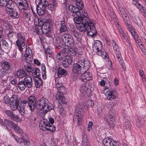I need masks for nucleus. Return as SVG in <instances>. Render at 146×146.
Returning a JSON list of instances; mask_svg holds the SVG:
<instances>
[{
  "mask_svg": "<svg viewBox=\"0 0 146 146\" xmlns=\"http://www.w3.org/2000/svg\"><path fill=\"white\" fill-rule=\"evenodd\" d=\"M74 22L76 23V28L80 31L83 32L88 30L89 24H90V19L87 17L83 15L74 18Z\"/></svg>",
  "mask_w": 146,
  "mask_h": 146,
  "instance_id": "nucleus-1",
  "label": "nucleus"
},
{
  "mask_svg": "<svg viewBox=\"0 0 146 146\" xmlns=\"http://www.w3.org/2000/svg\"><path fill=\"white\" fill-rule=\"evenodd\" d=\"M52 105L50 103L47 99L42 98L38 100L36 103V108L37 109L42 111V116H44L47 112L52 110Z\"/></svg>",
  "mask_w": 146,
  "mask_h": 146,
  "instance_id": "nucleus-2",
  "label": "nucleus"
},
{
  "mask_svg": "<svg viewBox=\"0 0 146 146\" xmlns=\"http://www.w3.org/2000/svg\"><path fill=\"white\" fill-rule=\"evenodd\" d=\"M89 63L84 60H80L77 63L74 64L72 71L75 73L81 74L87 71L89 68Z\"/></svg>",
  "mask_w": 146,
  "mask_h": 146,
  "instance_id": "nucleus-3",
  "label": "nucleus"
},
{
  "mask_svg": "<svg viewBox=\"0 0 146 146\" xmlns=\"http://www.w3.org/2000/svg\"><path fill=\"white\" fill-rule=\"evenodd\" d=\"M111 41L112 45L113 47L114 50L115 51L114 57L115 58L117 59L118 61L124 70V71H125V70H126L125 68V66L121 57V52L119 51V49L118 46L113 40H112Z\"/></svg>",
  "mask_w": 146,
  "mask_h": 146,
  "instance_id": "nucleus-4",
  "label": "nucleus"
},
{
  "mask_svg": "<svg viewBox=\"0 0 146 146\" xmlns=\"http://www.w3.org/2000/svg\"><path fill=\"white\" fill-rule=\"evenodd\" d=\"M94 89L91 86L89 85V83H86L83 86H82L80 88V91L81 93L84 95H86L88 96L92 95L91 92Z\"/></svg>",
  "mask_w": 146,
  "mask_h": 146,
  "instance_id": "nucleus-5",
  "label": "nucleus"
},
{
  "mask_svg": "<svg viewBox=\"0 0 146 146\" xmlns=\"http://www.w3.org/2000/svg\"><path fill=\"white\" fill-rule=\"evenodd\" d=\"M62 39L66 46H72L73 44L74 40L72 37L69 34H63L62 36Z\"/></svg>",
  "mask_w": 146,
  "mask_h": 146,
  "instance_id": "nucleus-6",
  "label": "nucleus"
},
{
  "mask_svg": "<svg viewBox=\"0 0 146 146\" xmlns=\"http://www.w3.org/2000/svg\"><path fill=\"white\" fill-rule=\"evenodd\" d=\"M17 35L18 40L16 42V43L19 47V50L20 51H22L23 49L22 46L24 47L25 45V38L19 33H17Z\"/></svg>",
  "mask_w": 146,
  "mask_h": 146,
  "instance_id": "nucleus-7",
  "label": "nucleus"
},
{
  "mask_svg": "<svg viewBox=\"0 0 146 146\" xmlns=\"http://www.w3.org/2000/svg\"><path fill=\"white\" fill-rule=\"evenodd\" d=\"M4 123L5 125H9L16 132H17L20 133H22L23 131L21 129L17 124L14 123L13 121L5 119L4 121Z\"/></svg>",
  "mask_w": 146,
  "mask_h": 146,
  "instance_id": "nucleus-8",
  "label": "nucleus"
},
{
  "mask_svg": "<svg viewBox=\"0 0 146 146\" xmlns=\"http://www.w3.org/2000/svg\"><path fill=\"white\" fill-rule=\"evenodd\" d=\"M36 98L35 96H31L28 98V103L31 111H34L36 108Z\"/></svg>",
  "mask_w": 146,
  "mask_h": 146,
  "instance_id": "nucleus-9",
  "label": "nucleus"
},
{
  "mask_svg": "<svg viewBox=\"0 0 146 146\" xmlns=\"http://www.w3.org/2000/svg\"><path fill=\"white\" fill-rule=\"evenodd\" d=\"M88 25L89 26L88 28V30H87L86 31L87 32V35L91 36H94L96 35L97 34V32L95 30V29L93 23L92 22H91Z\"/></svg>",
  "mask_w": 146,
  "mask_h": 146,
  "instance_id": "nucleus-10",
  "label": "nucleus"
},
{
  "mask_svg": "<svg viewBox=\"0 0 146 146\" xmlns=\"http://www.w3.org/2000/svg\"><path fill=\"white\" fill-rule=\"evenodd\" d=\"M72 58L70 55H67L62 62V66L65 68L68 67L69 64H72Z\"/></svg>",
  "mask_w": 146,
  "mask_h": 146,
  "instance_id": "nucleus-11",
  "label": "nucleus"
},
{
  "mask_svg": "<svg viewBox=\"0 0 146 146\" xmlns=\"http://www.w3.org/2000/svg\"><path fill=\"white\" fill-rule=\"evenodd\" d=\"M82 73L80 78V79L82 81L86 82L87 81L92 79V75L91 73L86 71Z\"/></svg>",
  "mask_w": 146,
  "mask_h": 146,
  "instance_id": "nucleus-12",
  "label": "nucleus"
},
{
  "mask_svg": "<svg viewBox=\"0 0 146 146\" xmlns=\"http://www.w3.org/2000/svg\"><path fill=\"white\" fill-rule=\"evenodd\" d=\"M130 14L132 15V18L133 21L140 27H142L143 23L139 17L135 15L134 12H133L132 11H131V13Z\"/></svg>",
  "mask_w": 146,
  "mask_h": 146,
  "instance_id": "nucleus-13",
  "label": "nucleus"
},
{
  "mask_svg": "<svg viewBox=\"0 0 146 146\" xmlns=\"http://www.w3.org/2000/svg\"><path fill=\"white\" fill-rule=\"evenodd\" d=\"M42 22L40 19L38 20V25L35 26L34 29L35 32L39 35H41L43 33L42 26Z\"/></svg>",
  "mask_w": 146,
  "mask_h": 146,
  "instance_id": "nucleus-14",
  "label": "nucleus"
},
{
  "mask_svg": "<svg viewBox=\"0 0 146 146\" xmlns=\"http://www.w3.org/2000/svg\"><path fill=\"white\" fill-rule=\"evenodd\" d=\"M40 20L42 22L43 24L42 26L43 33L45 34L47 33L50 30V24L48 23L45 22L43 19H40Z\"/></svg>",
  "mask_w": 146,
  "mask_h": 146,
  "instance_id": "nucleus-15",
  "label": "nucleus"
},
{
  "mask_svg": "<svg viewBox=\"0 0 146 146\" xmlns=\"http://www.w3.org/2000/svg\"><path fill=\"white\" fill-rule=\"evenodd\" d=\"M69 45L66 46L65 48H64L66 53L67 54H69V55L75 56L76 53V49L72 48Z\"/></svg>",
  "mask_w": 146,
  "mask_h": 146,
  "instance_id": "nucleus-16",
  "label": "nucleus"
},
{
  "mask_svg": "<svg viewBox=\"0 0 146 146\" xmlns=\"http://www.w3.org/2000/svg\"><path fill=\"white\" fill-rule=\"evenodd\" d=\"M5 11L9 16L13 19L18 18L19 17L17 12L16 11L14 10L13 9H8Z\"/></svg>",
  "mask_w": 146,
  "mask_h": 146,
  "instance_id": "nucleus-17",
  "label": "nucleus"
},
{
  "mask_svg": "<svg viewBox=\"0 0 146 146\" xmlns=\"http://www.w3.org/2000/svg\"><path fill=\"white\" fill-rule=\"evenodd\" d=\"M114 93H115V90L114 89L108 90L105 94L107 96L108 100H112L114 99L115 98L114 94Z\"/></svg>",
  "mask_w": 146,
  "mask_h": 146,
  "instance_id": "nucleus-18",
  "label": "nucleus"
},
{
  "mask_svg": "<svg viewBox=\"0 0 146 146\" xmlns=\"http://www.w3.org/2000/svg\"><path fill=\"white\" fill-rule=\"evenodd\" d=\"M46 6H43L42 5H38L36 7V11L38 14L39 15H43L46 12Z\"/></svg>",
  "mask_w": 146,
  "mask_h": 146,
  "instance_id": "nucleus-19",
  "label": "nucleus"
},
{
  "mask_svg": "<svg viewBox=\"0 0 146 146\" xmlns=\"http://www.w3.org/2000/svg\"><path fill=\"white\" fill-rule=\"evenodd\" d=\"M102 47V43L100 41H98L95 43L93 46V48L94 51L96 52L101 50Z\"/></svg>",
  "mask_w": 146,
  "mask_h": 146,
  "instance_id": "nucleus-20",
  "label": "nucleus"
},
{
  "mask_svg": "<svg viewBox=\"0 0 146 146\" xmlns=\"http://www.w3.org/2000/svg\"><path fill=\"white\" fill-rule=\"evenodd\" d=\"M66 54L64 48H63L59 53L57 54L56 58L58 60H62L67 56Z\"/></svg>",
  "mask_w": 146,
  "mask_h": 146,
  "instance_id": "nucleus-21",
  "label": "nucleus"
},
{
  "mask_svg": "<svg viewBox=\"0 0 146 146\" xmlns=\"http://www.w3.org/2000/svg\"><path fill=\"white\" fill-rule=\"evenodd\" d=\"M119 10L125 24L126 25H128V23L129 22V18L127 16L126 12L123 8L121 7L119 8Z\"/></svg>",
  "mask_w": 146,
  "mask_h": 146,
  "instance_id": "nucleus-22",
  "label": "nucleus"
},
{
  "mask_svg": "<svg viewBox=\"0 0 146 146\" xmlns=\"http://www.w3.org/2000/svg\"><path fill=\"white\" fill-rule=\"evenodd\" d=\"M23 81L24 82L27 87L29 88L31 87L33 80L31 76H27L24 79Z\"/></svg>",
  "mask_w": 146,
  "mask_h": 146,
  "instance_id": "nucleus-23",
  "label": "nucleus"
},
{
  "mask_svg": "<svg viewBox=\"0 0 146 146\" xmlns=\"http://www.w3.org/2000/svg\"><path fill=\"white\" fill-rule=\"evenodd\" d=\"M135 5L142 13L143 15L146 17V9L143 6L141 5L139 3L136 2V3H133Z\"/></svg>",
  "mask_w": 146,
  "mask_h": 146,
  "instance_id": "nucleus-24",
  "label": "nucleus"
},
{
  "mask_svg": "<svg viewBox=\"0 0 146 146\" xmlns=\"http://www.w3.org/2000/svg\"><path fill=\"white\" fill-rule=\"evenodd\" d=\"M69 9L70 11L75 13L76 15L79 16L80 15V13L78 8L72 5H70L69 6Z\"/></svg>",
  "mask_w": 146,
  "mask_h": 146,
  "instance_id": "nucleus-25",
  "label": "nucleus"
},
{
  "mask_svg": "<svg viewBox=\"0 0 146 146\" xmlns=\"http://www.w3.org/2000/svg\"><path fill=\"white\" fill-rule=\"evenodd\" d=\"M114 119L115 118L107 117L106 121L110 127L112 128L114 126L115 123Z\"/></svg>",
  "mask_w": 146,
  "mask_h": 146,
  "instance_id": "nucleus-26",
  "label": "nucleus"
},
{
  "mask_svg": "<svg viewBox=\"0 0 146 146\" xmlns=\"http://www.w3.org/2000/svg\"><path fill=\"white\" fill-rule=\"evenodd\" d=\"M98 55L102 56L103 58L104 57L105 58H106L108 60V61L109 62V60L108 59L109 56L108 54L104 51L103 49H101L100 51H98V52H96Z\"/></svg>",
  "mask_w": 146,
  "mask_h": 146,
  "instance_id": "nucleus-27",
  "label": "nucleus"
},
{
  "mask_svg": "<svg viewBox=\"0 0 146 146\" xmlns=\"http://www.w3.org/2000/svg\"><path fill=\"white\" fill-rule=\"evenodd\" d=\"M8 74L7 71L4 69L0 70V76L3 81L6 80L7 79V75Z\"/></svg>",
  "mask_w": 146,
  "mask_h": 146,
  "instance_id": "nucleus-28",
  "label": "nucleus"
},
{
  "mask_svg": "<svg viewBox=\"0 0 146 146\" xmlns=\"http://www.w3.org/2000/svg\"><path fill=\"white\" fill-rule=\"evenodd\" d=\"M67 73L66 70L60 68H59L58 70L57 75L59 78L61 77L62 75H66Z\"/></svg>",
  "mask_w": 146,
  "mask_h": 146,
  "instance_id": "nucleus-29",
  "label": "nucleus"
},
{
  "mask_svg": "<svg viewBox=\"0 0 146 146\" xmlns=\"http://www.w3.org/2000/svg\"><path fill=\"white\" fill-rule=\"evenodd\" d=\"M14 3L13 2L12 0H9L8 1L7 0L6 2V5H4V6L5 7V11H6V10L8 9H13V8L14 7Z\"/></svg>",
  "mask_w": 146,
  "mask_h": 146,
  "instance_id": "nucleus-30",
  "label": "nucleus"
},
{
  "mask_svg": "<svg viewBox=\"0 0 146 146\" xmlns=\"http://www.w3.org/2000/svg\"><path fill=\"white\" fill-rule=\"evenodd\" d=\"M15 139L17 142H19V143H24L25 145H28V143H29V142L27 140L25 139L22 137L21 138H19L18 137H15Z\"/></svg>",
  "mask_w": 146,
  "mask_h": 146,
  "instance_id": "nucleus-31",
  "label": "nucleus"
},
{
  "mask_svg": "<svg viewBox=\"0 0 146 146\" xmlns=\"http://www.w3.org/2000/svg\"><path fill=\"white\" fill-rule=\"evenodd\" d=\"M44 125L46 126V127L45 128L47 130L53 132L55 130V126H54L53 124L52 125L50 124L48 122V123H44Z\"/></svg>",
  "mask_w": 146,
  "mask_h": 146,
  "instance_id": "nucleus-32",
  "label": "nucleus"
},
{
  "mask_svg": "<svg viewBox=\"0 0 146 146\" xmlns=\"http://www.w3.org/2000/svg\"><path fill=\"white\" fill-rule=\"evenodd\" d=\"M17 74L19 78H22L25 77L27 75V73L25 70L20 69L17 71Z\"/></svg>",
  "mask_w": 146,
  "mask_h": 146,
  "instance_id": "nucleus-33",
  "label": "nucleus"
},
{
  "mask_svg": "<svg viewBox=\"0 0 146 146\" xmlns=\"http://www.w3.org/2000/svg\"><path fill=\"white\" fill-rule=\"evenodd\" d=\"M2 45L3 49L5 51H8L10 49L11 46L5 40L3 41Z\"/></svg>",
  "mask_w": 146,
  "mask_h": 146,
  "instance_id": "nucleus-34",
  "label": "nucleus"
},
{
  "mask_svg": "<svg viewBox=\"0 0 146 146\" xmlns=\"http://www.w3.org/2000/svg\"><path fill=\"white\" fill-rule=\"evenodd\" d=\"M35 82V86L36 88H39L42 85V81L41 79L37 78L34 79Z\"/></svg>",
  "mask_w": 146,
  "mask_h": 146,
  "instance_id": "nucleus-35",
  "label": "nucleus"
},
{
  "mask_svg": "<svg viewBox=\"0 0 146 146\" xmlns=\"http://www.w3.org/2000/svg\"><path fill=\"white\" fill-rule=\"evenodd\" d=\"M18 87L19 89L21 91L24 90L26 87H27V85L25 84L23 80L19 82L18 84Z\"/></svg>",
  "mask_w": 146,
  "mask_h": 146,
  "instance_id": "nucleus-36",
  "label": "nucleus"
},
{
  "mask_svg": "<svg viewBox=\"0 0 146 146\" xmlns=\"http://www.w3.org/2000/svg\"><path fill=\"white\" fill-rule=\"evenodd\" d=\"M55 96L56 98L57 101H59L60 102H61L62 104L65 103V98L62 94L56 95V94Z\"/></svg>",
  "mask_w": 146,
  "mask_h": 146,
  "instance_id": "nucleus-37",
  "label": "nucleus"
},
{
  "mask_svg": "<svg viewBox=\"0 0 146 146\" xmlns=\"http://www.w3.org/2000/svg\"><path fill=\"white\" fill-rule=\"evenodd\" d=\"M23 17L27 22L29 21L31 19V15L28 12H27L26 11H23Z\"/></svg>",
  "mask_w": 146,
  "mask_h": 146,
  "instance_id": "nucleus-38",
  "label": "nucleus"
},
{
  "mask_svg": "<svg viewBox=\"0 0 146 146\" xmlns=\"http://www.w3.org/2000/svg\"><path fill=\"white\" fill-rule=\"evenodd\" d=\"M60 25V32L62 33L66 31L67 30V29L65 25V22L64 21H61Z\"/></svg>",
  "mask_w": 146,
  "mask_h": 146,
  "instance_id": "nucleus-39",
  "label": "nucleus"
},
{
  "mask_svg": "<svg viewBox=\"0 0 146 146\" xmlns=\"http://www.w3.org/2000/svg\"><path fill=\"white\" fill-rule=\"evenodd\" d=\"M112 139L109 138H106L103 140V143L105 146H110Z\"/></svg>",
  "mask_w": 146,
  "mask_h": 146,
  "instance_id": "nucleus-40",
  "label": "nucleus"
},
{
  "mask_svg": "<svg viewBox=\"0 0 146 146\" xmlns=\"http://www.w3.org/2000/svg\"><path fill=\"white\" fill-rule=\"evenodd\" d=\"M75 114L77 117L80 116L83 114L82 109L78 108H76L75 109Z\"/></svg>",
  "mask_w": 146,
  "mask_h": 146,
  "instance_id": "nucleus-41",
  "label": "nucleus"
},
{
  "mask_svg": "<svg viewBox=\"0 0 146 146\" xmlns=\"http://www.w3.org/2000/svg\"><path fill=\"white\" fill-rule=\"evenodd\" d=\"M2 66L5 70L6 71L10 68V66L9 63L6 61L3 62L1 64Z\"/></svg>",
  "mask_w": 146,
  "mask_h": 146,
  "instance_id": "nucleus-42",
  "label": "nucleus"
},
{
  "mask_svg": "<svg viewBox=\"0 0 146 146\" xmlns=\"http://www.w3.org/2000/svg\"><path fill=\"white\" fill-rule=\"evenodd\" d=\"M76 2V7L78 8L80 11V10H82L83 7V3L81 0H77Z\"/></svg>",
  "mask_w": 146,
  "mask_h": 146,
  "instance_id": "nucleus-43",
  "label": "nucleus"
},
{
  "mask_svg": "<svg viewBox=\"0 0 146 146\" xmlns=\"http://www.w3.org/2000/svg\"><path fill=\"white\" fill-rule=\"evenodd\" d=\"M10 104H17L19 102V100L15 96H13L10 99Z\"/></svg>",
  "mask_w": 146,
  "mask_h": 146,
  "instance_id": "nucleus-44",
  "label": "nucleus"
},
{
  "mask_svg": "<svg viewBox=\"0 0 146 146\" xmlns=\"http://www.w3.org/2000/svg\"><path fill=\"white\" fill-rule=\"evenodd\" d=\"M25 105L23 103H20L19 104H18V110L19 111L20 113L23 112L24 113L25 111Z\"/></svg>",
  "mask_w": 146,
  "mask_h": 146,
  "instance_id": "nucleus-45",
  "label": "nucleus"
},
{
  "mask_svg": "<svg viewBox=\"0 0 146 146\" xmlns=\"http://www.w3.org/2000/svg\"><path fill=\"white\" fill-rule=\"evenodd\" d=\"M11 118L13 120L17 121H19L20 122H21L22 121L21 119L20 118L19 116L17 115H16V114H14L13 113L11 117Z\"/></svg>",
  "mask_w": 146,
  "mask_h": 146,
  "instance_id": "nucleus-46",
  "label": "nucleus"
},
{
  "mask_svg": "<svg viewBox=\"0 0 146 146\" xmlns=\"http://www.w3.org/2000/svg\"><path fill=\"white\" fill-rule=\"evenodd\" d=\"M36 3H38V5H42L43 6L47 7L48 2L46 0H36Z\"/></svg>",
  "mask_w": 146,
  "mask_h": 146,
  "instance_id": "nucleus-47",
  "label": "nucleus"
},
{
  "mask_svg": "<svg viewBox=\"0 0 146 146\" xmlns=\"http://www.w3.org/2000/svg\"><path fill=\"white\" fill-rule=\"evenodd\" d=\"M128 27V29L130 31L132 35L134 36L135 35V32L134 29L132 26L130 25L129 21L128 23V25H126Z\"/></svg>",
  "mask_w": 146,
  "mask_h": 146,
  "instance_id": "nucleus-48",
  "label": "nucleus"
},
{
  "mask_svg": "<svg viewBox=\"0 0 146 146\" xmlns=\"http://www.w3.org/2000/svg\"><path fill=\"white\" fill-rule=\"evenodd\" d=\"M25 2L19 3V5L21 6L22 9H23L24 10H26L27 9L29 6L26 1L25 0Z\"/></svg>",
  "mask_w": 146,
  "mask_h": 146,
  "instance_id": "nucleus-49",
  "label": "nucleus"
},
{
  "mask_svg": "<svg viewBox=\"0 0 146 146\" xmlns=\"http://www.w3.org/2000/svg\"><path fill=\"white\" fill-rule=\"evenodd\" d=\"M32 72L35 75L37 76H39L40 75V70L37 68H35L33 70Z\"/></svg>",
  "mask_w": 146,
  "mask_h": 146,
  "instance_id": "nucleus-50",
  "label": "nucleus"
},
{
  "mask_svg": "<svg viewBox=\"0 0 146 146\" xmlns=\"http://www.w3.org/2000/svg\"><path fill=\"white\" fill-rule=\"evenodd\" d=\"M115 111L114 110H110L108 113L107 115V117H109L112 118H114V116L115 114Z\"/></svg>",
  "mask_w": 146,
  "mask_h": 146,
  "instance_id": "nucleus-51",
  "label": "nucleus"
},
{
  "mask_svg": "<svg viewBox=\"0 0 146 146\" xmlns=\"http://www.w3.org/2000/svg\"><path fill=\"white\" fill-rule=\"evenodd\" d=\"M25 68L28 72H32L33 70L31 65L30 64H28L26 65H25Z\"/></svg>",
  "mask_w": 146,
  "mask_h": 146,
  "instance_id": "nucleus-52",
  "label": "nucleus"
},
{
  "mask_svg": "<svg viewBox=\"0 0 146 146\" xmlns=\"http://www.w3.org/2000/svg\"><path fill=\"white\" fill-rule=\"evenodd\" d=\"M58 90L59 92L62 94H63L66 92V89L65 87L63 86H61L59 88H58Z\"/></svg>",
  "mask_w": 146,
  "mask_h": 146,
  "instance_id": "nucleus-53",
  "label": "nucleus"
},
{
  "mask_svg": "<svg viewBox=\"0 0 146 146\" xmlns=\"http://www.w3.org/2000/svg\"><path fill=\"white\" fill-rule=\"evenodd\" d=\"M32 55V51L31 49L29 48H27L26 50L25 54V56H27L29 55Z\"/></svg>",
  "mask_w": 146,
  "mask_h": 146,
  "instance_id": "nucleus-54",
  "label": "nucleus"
},
{
  "mask_svg": "<svg viewBox=\"0 0 146 146\" xmlns=\"http://www.w3.org/2000/svg\"><path fill=\"white\" fill-rule=\"evenodd\" d=\"M19 103L17 104H10L11 105V107L13 110H15L17 109H18Z\"/></svg>",
  "mask_w": 146,
  "mask_h": 146,
  "instance_id": "nucleus-55",
  "label": "nucleus"
},
{
  "mask_svg": "<svg viewBox=\"0 0 146 146\" xmlns=\"http://www.w3.org/2000/svg\"><path fill=\"white\" fill-rule=\"evenodd\" d=\"M25 56V60H27V62H31L33 60V55H29Z\"/></svg>",
  "mask_w": 146,
  "mask_h": 146,
  "instance_id": "nucleus-56",
  "label": "nucleus"
},
{
  "mask_svg": "<svg viewBox=\"0 0 146 146\" xmlns=\"http://www.w3.org/2000/svg\"><path fill=\"white\" fill-rule=\"evenodd\" d=\"M41 69L42 70V75L43 78L44 79V77H46V76L45 66L43 65L41 67ZM45 78H46V77H45Z\"/></svg>",
  "mask_w": 146,
  "mask_h": 146,
  "instance_id": "nucleus-57",
  "label": "nucleus"
},
{
  "mask_svg": "<svg viewBox=\"0 0 146 146\" xmlns=\"http://www.w3.org/2000/svg\"><path fill=\"white\" fill-rule=\"evenodd\" d=\"M82 142L86 143V145H87L88 143V140L87 138V136L85 134L83 136Z\"/></svg>",
  "mask_w": 146,
  "mask_h": 146,
  "instance_id": "nucleus-58",
  "label": "nucleus"
},
{
  "mask_svg": "<svg viewBox=\"0 0 146 146\" xmlns=\"http://www.w3.org/2000/svg\"><path fill=\"white\" fill-rule=\"evenodd\" d=\"M10 99L7 96H5L3 99L4 102L7 104H8L10 102Z\"/></svg>",
  "mask_w": 146,
  "mask_h": 146,
  "instance_id": "nucleus-59",
  "label": "nucleus"
},
{
  "mask_svg": "<svg viewBox=\"0 0 146 146\" xmlns=\"http://www.w3.org/2000/svg\"><path fill=\"white\" fill-rule=\"evenodd\" d=\"M71 29V32L77 38L79 36L77 34L76 30L74 27H72Z\"/></svg>",
  "mask_w": 146,
  "mask_h": 146,
  "instance_id": "nucleus-60",
  "label": "nucleus"
},
{
  "mask_svg": "<svg viewBox=\"0 0 146 146\" xmlns=\"http://www.w3.org/2000/svg\"><path fill=\"white\" fill-rule=\"evenodd\" d=\"M47 7L48 9L50 11H53L55 10V7L52 5V4H48Z\"/></svg>",
  "mask_w": 146,
  "mask_h": 146,
  "instance_id": "nucleus-61",
  "label": "nucleus"
},
{
  "mask_svg": "<svg viewBox=\"0 0 146 146\" xmlns=\"http://www.w3.org/2000/svg\"><path fill=\"white\" fill-rule=\"evenodd\" d=\"M124 125L127 129H130L131 125L130 122L129 121H125V122Z\"/></svg>",
  "mask_w": 146,
  "mask_h": 146,
  "instance_id": "nucleus-62",
  "label": "nucleus"
},
{
  "mask_svg": "<svg viewBox=\"0 0 146 146\" xmlns=\"http://www.w3.org/2000/svg\"><path fill=\"white\" fill-rule=\"evenodd\" d=\"M5 113L6 115L9 116L10 118L13 113L12 111L9 110L5 111Z\"/></svg>",
  "mask_w": 146,
  "mask_h": 146,
  "instance_id": "nucleus-63",
  "label": "nucleus"
},
{
  "mask_svg": "<svg viewBox=\"0 0 146 146\" xmlns=\"http://www.w3.org/2000/svg\"><path fill=\"white\" fill-rule=\"evenodd\" d=\"M56 40V46L57 47H59L60 48L62 47V43L61 42H60V40Z\"/></svg>",
  "mask_w": 146,
  "mask_h": 146,
  "instance_id": "nucleus-64",
  "label": "nucleus"
}]
</instances>
